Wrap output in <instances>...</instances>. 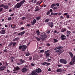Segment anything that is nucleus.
Masks as SVG:
<instances>
[{
    "label": "nucleus",
    "mask_w": 75,
    "mask_h": 75,
    "mask_svg": "<svg viewBox=\"0 0 75 75\" xmlns=\"http://www.w3.org/2000/svg\"><path fill=\"white\" fill-rule=\"evenodd\" d=\"M25 1V0H23L22 1H21L20 3H17L16 5L15 6L14 8H20L24 3Z\"/></svg>",
    "instance_id": "f257e3e1"
},
{
    "label": "nucleus",
    "mask_w": 75,
    "mask_h": 75,
    "mask_svg": "<svg viewBox=\"0 0 75 75\" xmlns=\"http://www.w3.org/2000/svg\"><path fill=\"white\" fill-rule=\"evenodd\" d=\"M60 62L66 64L67 63V62L66 60L62 59L60 60Z\"/></svg>",
    "instance_id": "f03ea898"
},
{
    "label": "nucleus",
    "mask_w": 75,
    "mask_h": 75,
    "mask_svg": "<svg viewBox=\"0 0 75 75\" xmlns=\"http://www.w3.org/2000/svg\"><path fill=\"white\" fill-rule=\"evenodd\" d=\"M27 48V46L25 45H23L22 48V50L23 51H25L26 50Z\"/></svg>",
    "instance_id": "7ed1b4c3"
},
{
    "label": "nucleus",
    "mask_w": 75,
    "mask_h": 75,
    "mask_svg": "<svg viewBox=\"0 0 75 75\" xmlns=\"http://www.w3.org/2000/svg\"><path fill=\"white\" fill-rule=\"evenodd\" d=\"M36 72H37L35 71H33L30 74V75H38V74Z\"/></svg>",
    "instance_id": "20e7f679"
},
{
    "label": "nucleus",
    "mask_w": 75,
    "mask_h": 75,
    "mask_svg": "<svg viewBox=\"0 0 75 75\" xmlns=\"http://www.w3.org/2000/svg\"><path fill=\"white\" fill-rule=\"evenodd\" d=\"M65 36L64 35H62L61 36L62 40H66L67 39V38H65Z\"/></svg>",
    "instance_id": "39448f33"
},
{
    "label": "nucleus",
    "mask_w": 75,
    "mask_h": 75,
    "mask_svg": "<svg viewBox=\"0 0 75 75\" xmlns=\"http://www.w3.org/2000/svg\"><path fill=\"white\" fill-rule=\"evenodd\" d=\"M63 48V47L61 46H58L57 47L54 48V50H58V49H62V48Z\"/></svg>",
    "instance_id": "423d86ee"
},
{
    "label": "nucleus",
    "mask_w": 75,
    "mask_h": 75,
    "mask_svg": "<svg viewBox=\"0 0 75 75\" xmlns=\"http://www.w3.org/2000/svg\"><path fill=\"white\" fill-rule=\"evenodd\" d=\"M35 71L36 72H37L38 73H40V72H41V71H42L41 69L40 68H38L37 69H36Z\"/></svg>",
    "instance_id": "0eeeda50"
},
{
    "label": "nucleus",
    "mask_w": 75,
    "mask_h": 75,
    "mask_svg": "<svg viewBox=\"0 0 75 75\" xmlns=\"http://www.w3.org/2000/svg\"><path fill=\"white\" fill-rule=\"evenodd\" d=\"M48 24L49 25L50 27L51 28H52V27H53V25H54V24H53V23L51 22V23H48Z\"/></svg>",
    "instance_id": "6e6552de"
},
{
    "label": "nucleus",
    "mask_w": 75,
    "mask_h": 75,
    "mask_svg": "<svg viewBox=\"0 0 75 75\" xmlns=\"http://www.w3.org/2000/svg\"><path fill=\"white\" fill-rule=\"evenodd\" d=\"M25 33V31H23L18 34V35H23Z\"/></svg>",
    "instance_id": "1a4fd4ad"
},
{
    "label": "nucleus",
    "mask_w": 75,
    "mask_h": 75,
    "mask_svg": "<svg viewBox=\"0 0 75 75\" xmlns=\"http://www.w3.org/2000/svg\"><path fill=\"white\" fill-rule=\"evenodd\" d=\"M67 30V29L65 28H63L61 30V32H65V31Z\"/></svg>",
    "instance_id": "9d476101"
},
{
    "label": "nucleus",
    "mask_w": 75,
    "mask_h": 75,
    "mask_svg": "<svg viewBox=\"0 0 75 75\" xmlns=\"http://www.w3.org/2000/svg\"><path fill=\"white\" fill-rule=\"evenodd\" d=\"M27 71V69L25 68H24L22 69V72H26V71Z\"/></svg>",
    "instance_id": "9b49d317"
},
{
    "label": "nucleus",
    "mask_w": 75,
    "mask_h": 75,
    "mask_svg": "<svg viewBox=\"0 0 75 75\" xmlns=\"http://www.w3.org/2000/svg\"><path fill=\"white\" fill-rule=\"evenodd\" d=\"M74 62H74V61H71L70 62L69 64L71 65H74V64H75V63H74Z\"/></svg>",
    "instance_id": "f8f14e48"
},
{
    "label": "nucleus",
    "mask_w": 75,
    "mask_h": 75,
    "mask_svg": "<svg viewBox=\"0 0 75 75\" xmlns=\"http://www.w3.org/2000/svg\"><path fill=\"white\" fill-rule=\"evenodd\" d=\"M0 33L1 34H5V30H1Z\"/></svg>",
    "instance_id": "ddd939ff"
},
{
    "label": "nucleus",
    "mask_w": 75,
    "mask_h": 75,
    "mask_svg": "<svg viewBox=\"0 0 75 75\" xmlns=\"http://www.w3.org/2000/svg\"><path fill=\"white\" fill-rule=\"evenodd\" d=\"M41 36L42 37V38H47V36L45 34L43 35H41Z\"/></svg>",
    "instance_id": "4468645a"
},
{
    "label": "nucleus",
    "mask_w": 75,
    "mask_h": 75,
    "mask_svg": "<svg viewBox=\"0 0 75 75\" xmlns=\"http://www.w3.org/2000/svg\"><path fill=\"white\" fill-rule=\"evenodd\" d=\"M8 6L7 5H4V8H5V9H8Z\"/></svg>",
    "instance_id": "2eb2a0df"
},
{
    "label": "nucleus",
    "mask_w": 75,
    "mask_h": 75,
    "mask_svg": "<svg viewBox=\"0 0 75 75\" xmlns=\"http://www.w3.org/2000/svg\"><path fill=\"white\" fill-rule=\"evenodd\" d=\"M36 23V20L35 19H34L33 20V22L32 23V25H34Z\"/></svg>",
    "instance_id": "dca6fc26"
},
{
    "label": "nucleus",
    "mask_w": 75,
    "mask_h": 75,
    "mask_svg": "<svg viewBox=\"0 0 75 75\" xmlns=\"http://www.w3.org/2000/svg\"><path fill=\"white\" fill-rule=\"evenodd\" d=\"M56 6V4H52L51 6V7L52 8H53L54 7V6Z\"/></svg>",
    "instance_id": "f3484780"
},
{
    "label": "nucleus",
    "mask_w": 75,
    "mask_h": 75,
    "mask_svg": "<svg viewBox=\"0 0 75 75\" xmlns=\"http://www.w3.org/2000/svg\"><path fill=\"white\" fill-rule=\"evenodd\" d=\"M69 54L71 57V58H72L73 57V54L72 52H70L69 53Z\"/></svg>",
    "instance_id": "a211bd4d"
},
{
    "label": "nucleus",
    "mask_w": 75,
    "mask_h": 75,
    "mask_svg": "<svg viewBox=\"0 0 75 75\" xmlns=\"http://www.w3.org/2000/svg\"><path fill=\"white\" fill-rule=\"evenodd\" d=\"M62 70L61 69H58L57 70V72H62Z\"/></svg>",
    "instance_id": "6ab92c4d"
},
{
    "label": "nucleus",
    "mask_w": 75,
    "mask_h": 75,
    "mask_svg": "<svg viewBox=\"0 0 75 75\" xmlns=\"http://www.w3.org/2000/svg\"><path fill=\"white\" fill-rule=\"evenodd\" d=\"M72 61L75 62V56H74L72 59Z\"/></svg>",
    "instance_id": "aec40b11"
},
{
    "label": "nucleus",
    "mask_w": 75,
    "mask_h": 75,
    "mask_svg": "<svg viewBox=\"0 0 75 75\" xmlns=\"http://www.w3.org/2000/svg\"><path fill=\"white\" fill-rule=\"evenodd\" d=\"M49 21H50V19L47 18L45 20V23H47Z\"/></svg>",
    "instance_id": "412c9836"
},
{
    "label": "nucleus",
    "mask_w": 75,
    "mask_h": 75,
    "mask_svg": "<svg viewBox=\"0 0 75 75\" xmlns=\"http://www.w3.org/2000/svg\"><path fill=\"white\" fill-rule=\"evenodd\" d=\"M47 64V63L46 62H45L44 63H41V65H46V64Z\"/></svg>",
    "instance_id": "4be33fe9"
},
{
    "label": "nucleus",
    "mask_w": 75,
    "mask_h": 75,
    "mask_svg": "<svg viewBox=\"0 0 75 75\" xmlns=\"http://www.w3.org/2000/svg\"><path fill=\"white\" fill-rule=\"evenodd\" d=\"M20 62L21 63H24V62H25V61H24V60L22 59H20Z\"/></svg>",
    "instance_id": "5701e85b"
},
{
    "label": "nucleus",
    "mask_w": 75,
    "mask_h": 75,
    "mask_svg": "<svg viewBox=\"0 0 75 75\" xmlns=\"http://www.w3.org/2000/svg\"><path fill=\"white\" fill-rule=\"evenodd\" d=\"M36 33H37L38 35H40V31L39 30H37Z\"/></svg>",
    "instance_id": "b1692460"
},
{
    "label": "nucleus",
    "mask_w": 75,
    "mask_h": 75,
    "mask_svg": "<svg viewBox=\"0 0 75 75\" xmlns=\"http://www.w3.org/2000/svg\"><path fill=\"white\" fill-rule=\"evenodd\" d=\"M35 38L36 39L37 41H40V38H39L37 37H36Z\"/></svg>",
    "instance_id": "393cba45"
},
{
    "label": "nucleus",
    "mask_w": 75,
    "mask_h": 75,
    "mask_svg": "<svg viewBox=\"0 0 75 75\" xmlns=\"http://www.w3.org/2000/svg\"><path fill=\"white\" fill-rule=\"evenodd\" d=\"M40 18H41V17H40V16L37 17L36 18V20L37 21L39 20H40Z\"/></svg>",
    "instance_id": "a878e982"
},
{
    "label": "nucleus",
    "mask_w": 75,
    "mask_h": 75,
    "mask_svg": "<svg viewBox=\"0 0 75 75\" xmlns=\"http://www.w3.org/2000/svg\"><path fill=\"white\" fill-rule=\"evenodd\" d=\"M19 39V38H15V39L13 40V41H17Z\"/></svg>",
    "instance_id": "bb28decb"
},
{
    "label": "nucleus",
    "mask_w": 75,
    "mask_h": 75,
    "mask_svg": "<svg viewBox=\"0 0 75 75\" xmlns=\"http://www.w3.org/2000/svg\"><path fill=\"white\" fill-rule=\"evenodd\" d=\"M6 68V67H5V66H2L0 68V69H1V68H3L4 69H5V68Z\"/></svg>",
    "instance_id": "cd10ccee"
},
{
    "label": "nucleus",
    "mask_w": 75,
    "mask_h": 75,
    "mask_svg": "<svg viewBox=\"0 0 75 75\" xmlns=\"http://www.w3.org/2000/svg\"><path fill=\"white\" fill-rule=\"evenodd\" d=\"M16 70L17 71V70H18V69H20V68L18 67H16L15 68Z\"/></svg>",
    "instance_id": "c85d7f7f"
},
{
    "label": "nucleus",
    "mask_w": 75,
    "mask_h": 75,
    "mask_svg": "<svg viewBox=\"0 0 75 75\" xmlns=\"http://www.w3.org/2000/svg\"><path fill=\"white\" fill-rule=\"evenodd\" d=\"M30 55V54L29 53V52H28L25 55L26 56H27L28 57Z\"/></svg>",
    "instance_id": "c756f323"
},
{
    "label": "nucleus",
    "mask_w": 75,
    "mask_h": 75,
    "mask_svg": "<svg viewBox=\"0 0 75 75\" xmlns=\"http://www.w3.org/2000/svg\"><path fill=\"white\" fill-rule=\"evenodd\" d=\"M23 47V46L20 45L19 47V50H21V49H22Z\"/></svg>",
    "instance_id": "7c9ffc66"
},
{
    "label": "nucleus",
    "mask_w": 75,
    "mask_h": 75,
    "mask_svg": "<svg viewBox=\"0 0 75 75\" xmlns=\"http://www.w3.org/2000/svg\"><path fill=\"white\" fill-rule=\"evenodd\" d=\"M60 51H61V50L59 49V50H56L55 52H60Z\"/></svg>",
    "instance_id": "2f4dec72"
},
{
    "label": "nucleus",
    "mask_w": 75,
    "mask_h": 75,
    "mask_svg": "<svg viewBox=\"0 0 75 75\" xmlns=\"http://www.w3.org/2000/svg\"><path fill=\"white\" fill-rule=\"evenodd\" d=\"M50 54L49 53H47L46 54V58H48L47 56H50Z\"/></svg>",
    "instance_id": "473e14b6"
},
{
    "label": "nucleus",
    "mask_w": 75,
    "mask_h": 75,
    "mask_svg": "<svg viewBox=\"0 0 75 75\" xmlns=\"http://www.w3.org/2000/svg\"><path fill=\"white\" fill-rule=\"evenodd\" d=\"M11 20V17H9L8 18V20L10 21V20Z\"/></svg>",
    "instance_id": "72a5a7b5"
},
{
    "label": "nucleus",
    "mask_w": 75,
    "mask_h": 75,
    "mask_svg": "<svg viewBox=\"0 0 75 75\" xmlns=\"http://www.w3.org/2000/svg\"><path fill=\"white\" fill-rule=\"evenodd\" d=\"M54 42H57V41H58V40H57L55 39H54Z\"/></svg>",
    "instance_id": "f704fd0d"
},
{
    "label": "nucleus",
    "mask_w": 75,
    "mask_h": 75,
    "mask_svg": "<svg viewBox=\"0 0 75 75\" xmlns=\"http://www.w3.org/2000/svg\"><path fill=\"white\" fill-rule=\"evenodd\" d=\"M4 4H2L0 6V7H4Z\"/></svg>",
    "instance_id": "c9c22d12"
},
{
    "label": "nucleus",
    "mask_w": 75,
    "mask_h": 75,
    "mask_svg": "<svg viewBox=\"0 0 75 75\" xmlns=\"http://www.w3.org/2000/svg\"><path fill=\"white\" fill-rule=\"evenodd\" d=\"M67 34H71V31H67Z\"/></svg>",
    "instance_id": "e433bc0d"
},
{
    "label": "nucleus",
    "mask_w": 75,
    "mask_h": 75,
    "mask_svg": "<svg viewBox=\"0 0 75 75\" xmlns=\"http://www.w3.org/2000/svg\"><path fill=\"white\" fill-rule=\"evenodd\" d=\"M12 44H13V42L10 43L9 45V47H11V45H12Z\"/></svg>",
    "instance_id": "4c0bfd02"
},
{
    "label": "nucleus",
    "mask_w": 75,
    "mask_h": 75,
    "mask_svg": "<svg viewBox=\"0 0 75 75\" xmlns=\"http://www.w3.org/2000/svg\"><path fill=\"white\" fill-rule=\"evenodd\" d=\"M25 18H26L25 17H23L21 18V19L23 20H25Z\"/></svg>",
    "instance_id": "58836bf2"
},
{
    "label": "nucleus",
    "mask_w": 75,
    "mask_h": 75,
    "mask_svg": "<svg viewBox=\"0 0 75 75\" xmlns=\"http://www.w3.org/2000/svg\"><path fill=\"white\" fill-rule=\"evenodd\" d=\"M20 30H24L25 28L23 27H21L20 28Z\"/></svg>",
    "instance_id": "ea45409f"
},
{
    "label": "nucleus",
    "mask_w": 75,
    "mask_h": 75,
    "mask_svg": "<svg viewBox=\"0 0 75 75\" xmlns=\"http://www.w3.org/2000/svg\"><path fill=\"white\" fill-rule=\"evenodd\" d=\"M39 10H40V9L38 8L35 10V11H38Z\"/></svg>",
    "instance_id": "a19ab883"
},
{
    "label": "nucleus",
    "mask_w": 75,
    "mask_h": 75,
    "mask_svg": "<svg viewBox=\"0 0 75 75\" xmlns=\"http://www.w3.org/2000/svg\"><path fill=\"white\" fill-rule=\"evenodd\" d=\"M31 65L32 67H34V65H35V64H34V63H31Z\"/></svg>",
    "instance_id": "79ce46f5"
},
{
    "label": "nucleus",
    "mask_w": 75,
    "mask_h": 75,
    "mask_svg": "<svg viewBox=\"0 0 75 75\" xmlns=\"http://www.w3.org/2000/svg\"><path fill=\"white\" fill-rule=\"evenodd\" d=\"M50 11H48L47 13V15H48L50 14Z\"/></svg>",
    "instance_id": "37998d69"
},
{
    "label": "nucleus",
    "mask_w": 75,
    "mask_h": 75,
    "mask_svg": "<svg viewBox=\"0 0 75 75\" xmlns=\"http://www.w3.org/2000/svg\"><path fill=\"white\" fill-rule=\"evenodd\" d=\"M40 52L42 53L44 52V50H41L40 51Z\"/></svg>",
    "instance_id": "c03bdc74"
},
{
    "label": "nucleus",
    "mask_w": 75,
    "mask_h": 75,
    "mask_svg": "<svg viewBox=\"0 0 75 75\" xmlns=\"http://www.w3.org/2000/svg\"><path fill=\"white\" fill-rule=\"evenodd\" d=\"M56 9H57V7H54L53 8V9L54 10H56Z\"/></svg>",
    "instance_id": "a18cd8bd"
},
{
    "label": "nucleus",
    "mask_w": 75,
    "mask_h": 75,
    "mask_svg": "<svg viewBox=\"0 0 75 75\" xmlns=\"http://www.w3.org/2000/svg\"><path fill=\"white\" fill-rule=\"evenodd\" d=\"M66 17H67V18H69V15H67L66 16Z\"/></svg>",
    "instance_id": "49530a36"
},
{
    "label": "nucleus",
    "mask_w": 75,
    "mask_h": 75,
    "mask_svg": "<svg viewBox=\"0 0 75 75\" xmlns=\"http://www.w3.org/2000/svg\"><path fill=\"white\" fill-rule=\"evenodd\" d=\"M56 6H57V7H59V3H57L56 4Z\"/></svg>",
    "instance_id": "de8ad7c7"
},
{
    "label": "nucleus",
    "mask_w": 75,
    "mask_h": 75,
    "mask_svg": "<svg viewBox=\"0 0 75 75\" xmlns=\"http://www.w3.org/2000/svg\"><path fill=\"white\" fill-rule=\"evenodd\" d=\"M2 11H3V8H1L0 9V13Z\"/></svg>",
    "instance_id": "09e8293b"
},
{
    "label": "nucleus",
    "mask_w": 75,
    "mask_h": 75,
    "mask_svg": "<svg viewBox=\"0 0 75 75\" xmlns=\"http://www.w3.org/2000/svg\"><path fill=\"white\" fill-rule=\"evenodd\" d=\"M0 71H4V69L3 68L1 69H0Z\"/></svg>",
    "instance_id": "8fccbe9b"
},
{
    "label": "nucleus",
    "mask_w": 75,
    "mask_h": 75,
    "mask_svg": "<svg viewBox=\"0 0 75 75\" xmlns=\"http://www.w3.org/2000/svg\"><path fill=\"white\" fill-rule=\"evenodd\" d=\"M58 14V13H54V16H56Z\"/></svg>",
    "instance_id": "3c124183"
},
{
    "label": "nucleus",
    "mask_w": 75,
    "mask_h": 75,
    "mask_svg": "<svg viewBox=\"0 0 75 75\" xmlns=\"http://www.w3.org/2000/svg\"><path fill=\"white\" fill-rule=\"evenodd\" d=\"M16 44V42H14L13 44V46H15V45Z\"/></svg>",
    "instance_id": "603ef678"
},
{
    "label": "nucleus",
    "mask_w": 75,
    "mask_h": 75,
    "mask_svg": "<svg viewBox=\"0 0 75 75\" xmlns=\"http://www.w3.org/2000/svg\"><path fill=\"white\" fill-rule=\"evenodd\" d=\"M57 66L58 67H62V65H57Z\"/></svg>",
    "instance_id": "864d4df0"
},
{
    "label": "nucleus",
    "mask_w": 75,
    "mask_h": 75,
    "mask_svg": "<svg viewBox=\"0 0 75 75\" xmlns=\"http://www.w3.org/2000/svg\"><path fill=\"white\" fill-rule=\"evenodd\" d=\"M60 52L62 53V52H64V50H60Z\"/></svg>",
    "instance_id": "5fc2aeb1"
},
{
    "label": "nucleus",
    "mask_w": 75,
    "mask_h": 75,
    "mask_svg": "<svg viewBox=\"0 0 75 75\" xmlns=\"http://www.w3.org/2000/svg\"><path fill=\"white\" fill-rule=\"evenodd\" d=\"M4 52H7V50L6 49L4 50Z\"/></svg>",
    "instance_id": "6e6d98bb"
},
{
    "label": "nucleus",
    "mask_w": 75,
    "mask_h": 75,
    "mask_svg": "<svg viewBox=\"0 0 75 75\" xmlns=\"http://www.w3.org/2000/svg\"><path fill=\"white\" fill-rule=\"evenodd\" d=\"M47 46H50V43H47Z\"/></svg>",
    "instance_id": "4d7b16f0"
},
{
    "label": "nucleus",
    "mask_w": 75,
    "mask_h": 75,
    "mask_svg": "<svg viewBox=\"0 0 75 75\" xmlns=\"http://www.w3.org/2000/svg\"><path fill=\"white\" fill-rule=\"evenodd\" d=\"M29 59H30V60H31V59H32V57H29Z\"/></svg>",
    "instance_id": "13d9d810"
},
{
    "label": "nucleus",
    "mask_w": 75,
    "mask_h": 75,
    "mask_svg": "<svg viewBox=\"0 0 75 75\" xmlns=\"http://www.w3.org/2000/svg\"><path fill=\"white\" fill-rule=\"evenodd\" d=\"M11 59H15V58L14 57H11Z\"/></svg>",
    "instance_id": "bf43d9fd"
},
{
    "label": "nucleus",
    "mask_w": 75,
    "mask_h": 75,
    "mask_svg": "<svg viewBox=\"0 0 75 75\" xmlns=\"http://www.w3.org/2000/svg\"><path fill=\"white\" fill-rule=\"evenodd\" d=\"M62 53L60 51V52H59L58 53V54H59V55H60V54H61Z\"/></svg>",
    "instance_id": "052dcab7"
},
{
    "label": "nucleus",
    "mask_w": 75,
    "mask_h": 75,
    "mask_svg": "<svg viewBox=\"0 0 75 75\" xmlns=\"http://www.w3.org/2000/svg\"><path fill=\"white\" fill-rule=\"evenodd\" d=\"M7 72H10V71L8 70H7Z\"/></svg>",
    "instance_id": "680f3d73"
},
{
    "label": "nucleus",
    "mask_w": 75,
    "mask_h": 75,
    "mask_svg": "<svg viewBox=\"0 0 75 75\" xmlns=\"http://www.w3.org/2000/svg\"><path fill=\"white\" fill-rule=\"evenodd\" d=\"M20 24H21V25L23 24V23L22 22H21L20 23Z\"/></svg>",
    "instance_id": "e2e57ef3"
},
{
    "label": "nucleus",
    "mask_w": 75,
    "mask_h": 75,
    "mask_svg": "<svg viewBox=\"0 0 75 75\" xmlns=\"http://www.w3.org/2000/svg\"><path fill=\"white\" fill-rule=\"evenodd\" d=\"M50 63H48L47 64V65L48 66V65H50Z\"/></svg>",
    "instance_id": "0e129e2a"
},
{
    "label": "nucleus",
    "mask_w": 75,
    "mask_h": 75,
    "mask_svg": "<svg viewBox=\"0 0 75 75\" xmlns=\"http://www.w3.org/2000/svg\"><path fill=\"white\" fill-rule=\"evenodd\" d=\"M51 15H54V13H53L51 12Z\"/></svg>",
    "instance_id": "69168bd1"
},
{
    "label": "nucleus",
    "mask_w": 75,
    "mask_h": 75,
    "mask_svg": "<svg viewBox=\"0 0 75 75\" xmlns=\"http://www.w3.org/2000/svg\"><path fill=\"white\" fill-rule=\"evenodd\" d=\"M50 12H52V9H50Z\"/></svg>",
    "instance_id": "338daca9"
},
{
    "label": "nucleus",
    "mask_w": 75,
    "mask_h": 75,
    "mask_svg": "<svg viewBox=\"0 0 75 75\" xmlns=\"http://www.w3.org/2000/svg\"><path fill=\"white\" fill-rule=\"evenodd\" d=\"M68 14V13H64V15H67Z\"/></svg>",
    "instance_id": "774afa93"
}]
</instances>
